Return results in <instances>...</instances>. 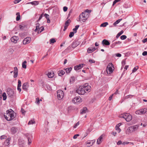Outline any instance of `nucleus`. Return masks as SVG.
Masks as SVG:
<instances>
[{
    "label": "nucleus",
    "instance_id": "680f3d73",
    "mask_svg": "<svg viewBox=\"0 0 147 147\" xmlns=\"http://www.w3.org/2000/svg\"><path fill=\"white\" fill-rule=\"evenodd\" d=\"M113 94L109 96V100H112V98H113Z\"/></svg>",
    "mask_w": 147,
    "mask_h": 147
},
{
    "label": "nucleus",
    "instance_id": "412c9836",
    "mask_svg": "<svg viewBox=\"0 0 147 147\" xmlns=\"http://www.w3.org/2000/svg\"><path fill=\"white\" fill-rule=\"evenodd\" d=\"M21 81L20 80H19L18 82L17 89L19 92H20L21 90V89L20 88V87L21 86Z\"/></svg>",
    "mask_w": 147,
    "mask_h": 147
},
{
    "label": "nucleus",
    "instance_id": "c85d7f7f",
    "mask_svg": "<svg viewBox=\"0 0 147 147\" xmlns=\"http://www.w3.org/2000/svg\"><path fill=\"white\" fill-rule=\"evenodd\" d=\"M122 20V19H120L117 20L113 24V25L114 26H115L116 24H118L121 20Z\"/></svg>",
    "mask_w": 147,
    "mask_h": 147
},
{
    "label": "nucleus",
    "instance_id": "e433bc0d",
    "mask_svg": "<svg viewBox=\"0 0 147 147\" xmlns=\"http://www.w3.org/2000/svg\"><path fill=\"white\" fill-rule=\"evenodd\" d=\"M123 30L121 31L117 34L116 36V37L117 38H118L121 35L123 34Z\"/></svg>",
    "mask_w": 147,
    "mask_h": 147
},
{
    "label": "nucleus",
    "instance_id": "393cba45",
    "mask_svg": "<svg viewBox=\"0 0 147 147\" xmlns=\"http://www.w3.org/2000/svg\"><path fill=\"white\" fill-rule=\"evenodd\" d=\"M28 4H31L32 5H37L39 4V2L38 1H35L28 3Z\"/></svg>",
    "mask_w": 147,
    "mask_h": 147
},
{
    "label": "nucleus",
    "instance_id": "dca6fc26",
    "mask_svg": "<svg viewBox=\"0 0 147 147\" xmlns=\"http://www.w3.org/2000/svg\"><path fill=\"white\" fill-rule=\"evenodd\" d=\"M96 49L95 47H90L88 48L87 51L88 53H90L94 52Z\"/></svg>",
    "mask_w": 147,
    "mask_h": 147
},
{
    "label": "nucleus",
    "instance_id": "13d9d810",
    "mask_svg": "<svg viewBox=\"0 0 147 147\" xmlns=\"http://www.w3.org/2000/svg\"><path fill=\"white\" fill-rule=\"evenodd\" d=\"M79 122H78L76 123L75 125L74 126V128H76L79 125Z\"/></svg>",
    "mask_w": 147,
    "mask_h": 147
},
{
    "label": "nucleus",
    "instance_id": "473e14b6",
    "mask_svg": "<svg viewBox=\"0 0 147 147\" xmlns=\"http://www.w3.org/2000/svg\"><path fill=\"white\" fill-rule=\"evenodd\" d=\"M108 23L107 22H104L102 24L100 25V27H105L107 25H108Z\"/></svg>",
    "mask_w": 147,
    "mask_h": 147
},
{
    "label": "nucleus",
    "instance_id": "774afa93",
    "mask_svg": "<svg viewBox=\"0 0 147 147\" xmlns=\"http://www.w3.org/2000/svg\"><path fill=\"white\" fill-rule=\"evenodd\" d=\"M147 42V38H145L143 40V43H145Z\"/></svg>",
    "mask_w": 147,
    "mask_h": 147
},
{
    "label": "nucleus",
    "instance_id": "5701e85b",
    "mask_svg": "<svg viewBox=\"0 0 147 147\" xmlns=\"http://www.w3.org/2000/svg\"><path fill=\"white\" fill-rule=\"evenodd\" d=\"M75 78L74 76L71 77L69 79V82L71 84L74 83L75 81Z\"/></svg>",
    "mask_w": 147,
    "mask_h": 147
},
{
    "label": "nucleus",
    "instance_id": "c03bdc74",
    "mask_svg": "<svg viewBox=\"0 0 147 147\" xmlns=\"http://www.w3.org/2000/svg\"><path fill=\"white\" fill-rule=\"evenodd\" d=\"M44 27L43 26H41L40 28L39 31V33L43 31L44 30Z\"/></svg>",
    "mask_w": 147,
    "mask_h": 147
},
{
    "label": "nucleus",
    "instance_id": "4d7b16f0",
    "mask_svg": "<svg viewBox=\"0 0 147 147\" xmlns=\"http://www.w3.org/2000/svg\"><path fill=\"white\" fill-rule=\"evenodd\" d=\"M122 141L121 140H119L118 142L117 143V144L118 145H119L121 144H122Z\"/></svg>",
    "mask_w": 147,
    "mask_h": 147
},
{
    "label": "nucleus",
    "instance_id": "37998d69",
    "mask_svg": "<svg viewBox=\"0 0 147 147\" xmlns=\"http://www.w3.org/2000/svg\"><path fill=\"white\" fill-rule=\"evenodd\" d=\"M74 32H71L69 33V36L70 38H71L74 36Z\"/></svg>",
    "mask_w": 147,
    "mask_h": 147
},
{
    "label": "nucleus",
    "instance_id": "79ce46f5",
    "mask_svg": "<svg viewBox=\"0 0 147 147\" xmlns=\"http://www.w3.org/2000/svg\"><path fill=\"white\" fill-rule=\"evenodd\" d=\"M35 123V121L34 120H31L29 122L28 124V125H30L34 124Z\"/></svg>",
    "mask_w": 147,
    "mask_h": 147
},
{
    "label": "nucleus",
    "instance_id": "a211bd4d",
    "mask_svg": "<svg viewBox=\"0 0 147 147\" xmlns=\"http://www.w3.org/2000/svg\"><path fill=\"white\" fill-rule=\"evenodd\" d=\"M102 44L103 45H110V43L108 40L105 39L102 40Z\"/></svg>",
    "mask_w": 147,
    "mask_h": 147
},
{
    "label": "nucleus",
    "instance_id": "aec40b11",
    "mask_svg": "<svg viewBox=\"0 0 147 147\" xmlns=\"http://www.w3.org/2000/svg\"><path fill=\"white\" fill-rule=\"evenodd\" d=\"M103 137V135L102 134L99 137L97 141V144H99L101 142Z\"/></svg>",
    "mask_w": 147,
    "mask_h": 147
},
{
    "label": "nucleus",
    "instance_id": "09e8293b",
    "mask_svg": "<svg viewBox=\"0 0 147 147\" xmlns=\"http://www.w3.org/2000/svg\"><path fill=\"white\" fill-rule=\"evenodd\" d=\"M91 11L92 10H88V9H86L85 10L84 12H85V13L86 12L88 13H90L91 12Z\"/></svg>",
    "mask_w": 147,
    "mask_h": 147
},
{
    "label": "nucleus",
    "instance_id": "69168bd1",
    "mask_svg": "<svg viewBox=\"0 0 147 147\" xmlns=\"http://www.w3.org/2000/svg\"><path fill=\"white\" fill-rule=\"evenodd\" d=\"M116 56L117 57H120L121 56V55L120 53H117L116 54Z\"/></svg>",
    "mask_w": 147,
    "mask_h": 147
},
{
    "label": "nucleus",
    "instance_id": "f257e3e1",
    "mask_svg": "<svg viewBox=\"0 0 147 147\" xmlns=\"http://www.w3.org/2000/svg\"><path fill=\"white\" fill-rule=\"evenodd\" d=\"M91 90V87L88 83H86L80 86L76 90V92L80 95H83L86 92H89Z\"/></svg>",
    "mask_w": 147,
    "mask_h": 147
},
{
    "label": "nucleus",
    "instance_id": "6e6d98bb",
    "mask_svg": "<svg viewBox=\"0 0 147 147\" xmlns=\"http://www.w3.org/2000/svg\"><path fill=\"white\" fill-rule=\"evenodd\" d=\"M44 16L47 19L49 18V16L48 14L45 13Z\"/></svg>",
    "mask_w": 147,
    "mask_h": 147
},
{
    "label": "nucleus",
    "instance_id": "5fc2aeb1",
    "mask_svg": "<svg viewBox=\"0 0 147 147\" xmlns=\"http://www.w3.org/2000/svg\"><path fill=\"white\" fill-rule=\"evenodd\" d=\"M79 136H80V135L79 134H77L75 135L74 136H73V138L74 139H76L77 138V137Z\"/></svg>",
    "mask_w": 147,
    "mask_h": 147
},
{
    "label": "nucleus",
    "instance_id": "a19ab883",
    "mask_svg": "<svg viewBox=\"0 0 147 147\" xmlns=\"http://www.w3.org/2000/svg\"><path fill=\"white\" fill-rule=\"evenodd\" d=\"M0 138V139L1 140L6 139L7 138V136L5 135H3L1 136Z\"/></svg>",
    "mask_w": 147,
    "mask_h": 147
},
{
    "label": "nucleus",
    "instance_id": "a878e982",
    "mask_svg": "<svg viewBox=\"0 0 147 147\" xmlns=\"http://www.w3.org/2000/svg\"><path fill=\"white\" fill-rule=\"evenodd\" d=\"M58 73L59 75L61 76L64 74L65 73V72L63 70H60L58 71Z\"/></svg>",
    "mask_w": 147,
    "mask_h": 147
},
{
    "label": "nucleus",
    "instance_id": "0e129e2a",
    "mask_svg": "<svg viewBox=\"0 0 147 147\" xmlns=\"http://www.w3.org/2000/svg\"><path fill=\"white\" fill-rule=\"evenodd\" d=\"M129 143V142H122V144L125 145V144H127Z\"/></svg>",
    "mask_w": 147,
    "mask_h": 147
},
{
    "label": "nucleus",
    "instance_id": "b1692460",
    "mask_svg": "<svg viewBox=\"0 0 147 147\" xmlns=\"http://www.w3.org/2000/svg\"><path fill=\"white\" fill-rule=\"evenodd\" d=\"M10 139L9 138H8L6 139L5 141L4 142V144L5 146H8L9 144V142L10 141Z\"/></svg>",
    "mask_w": 147,
    "mask_h": 147
},
{
    "label": "nucleus",
    "instance_id": "9b49d317",
    "mask_svg": "<svg viewBox=\"0 0 147 147\" xmlns=\"http://www.w3.org/2000/svg\"><path fill=\"white\" fill-rule=\"evenodd\" d=\"M82 102V99L79 96L76 97L72 100V102L75 103L78 102Z\"/></svg>",
    "mask_w": 147,
    "mask_h": 147
},
{
    "label": "nucleus",
    "instance_id": "9d476101",
    "mask_svg": "<svg viewBox=\"0 0 147 147\" xmlns=\"http://www.w3.org/2000/svg\"><path fill=\"white\" fill-rule=\"evenodd\" d=\"M31 40V37H27L24 39L23 41V43L24 45L28 44L30 42Z\"/></svg>",
    "mask_w": 147,
    "mask_h": 147
},
{
    "label": "nucleus",
    "instance_id": "ea45409f",
    "mask_svg": "<svg viewBox=\"0 0 147 147\" xmlns=\"http://www.w3.org/2000/svg\"><path fill=\"white\" fill-rule=\"evenodd\" d=\"M138 68L139 67L138 66H137L134 67L132 70V72H135L138 69Z\"/></svg>",
    "mask_w": 147,
    "mask_h": 147
},
{
    "label": "nucleus",
    "instance_id": "a18cd8bd",
    "mask_svg": "<svg viewBox=\"0 0 147 147\" xmlns=\"http://www.w3.org/2000/svg\"><path fill=\"white\" fill-rule=\"evenodd\" d=\"M36 103L38 105H39L40 103L39 99L38 98H36Z\"/></svg>",
    "mask_w": 147,
    "mask_h": 147
},
{
    "label": "nucleus",
    "instance_id": "de8ad7c7",
    "mask_svg": "<svg viewBox=\"0 0 147 147\" xmlns=\"http://www.w3.org/2000/svg\"><path fill=\"white\" fill-rule=\"evenodd\" d=\"M19 27L20 29L22 30H23L25 27V26H22L21 25H20Z\"/></svg>",
    "mask_w": 147,
    "mask_h": 147
},
{
    "label": "nucleus",
    "instance_id": "8fccbe9b",
    "mask_svg": "<svg viewBox=\"0 0 147 147\" xmlns=\"http://www.w3.org/2000/svg\"><path fill=\"white\" fill-rule=\"evenodd\" d=\"M121 0H115L113 3V5H114L120 1Z\"/></svg>",
    "mask_w": 147,
    "mask_h": 147
},
{
    "label": "nucleus",
    "instance_id": "3c124183",
    "mask_svg": "<svg viewBox=\"0 0 147 147\" xmlns=\"http://www.w3.org/2000/svg\"><path fill=\"white\" fill-rule=\"evenodd\" d=\"M28 144H30L31 143V142H32L31 139L29 137H28Z\"/></svg>",
    "mask_w": 147,
    "mask_h": 147
},
{
    "label": "nucleus",
    "instance_id": "4be33fe9",
    "mask_svg": "<svg viewBox=\"0 0 147 147\" xmlns=\"http://www.w3.org/2000/svg\"><path fill=\"white\" fill-rule=\"evenodd\" d=\"M87 109L86 107H84L81 110L80 113L83 114L85 113L87 111Z\"/></svg>",
    "mask_w": 147,
    "mask_h": 147
},
{
    "label": "nucleus",
    "instance_id": "7c9ffc66",
    "mask_svg": "<svg viewBox=\"0 0 147 147\" xmlns=\"http://www.w3.org/2000/svg\"><path fill=\"white\" fill-rule=\"evenodd\" d=\"M133 128L131 127H130L128 128L127 130L129 132L132 133L134 131V130H133Z\"/></svg>",
    "mask_w": 147,
    "mask_h": 147
},
{
    "label": "nucleus",
    "instance_id": "f704fd0d",
    "mask_svg": "<svg viewBox=\"0 0 147 147\" xmlns=\"http://www.w3.org/2000/svg\"><path fill=\"white\" fill-rule=\"evenodd\" d=\"M79 27V25H76L75 26V28L73 29V30L74 32L75 33H76L77 32V30L78 29Z\"/></svg>",
    "mask_w": 147,
    "mask_h": 147
},
{
    "label": "nucleus",
    "instance_id": "1a4fd4ad",
    "mask_svg": "<svg viewBox=\"0 0 147 147\" xmlns=\"http://www.w3.org/2000/svg\"><path fill=\"white\" fill-rule=\"evenodd\" d=\"M45 74L49 78H52L54 76V72L53 71H48L47 72V71H46Z\"/></svg>",
    "mask_w": 147,
    "mask_h": 147
},
{
    "label": "nucleus",
    "instance_id": "4c0bfd02",
    "mask_svg": "<svg viewBox=\"0 0 147 147\" xmlns=\"http://www.w3.org/2000/svg\"><path fill=\"white\" fill-rule=\"evenodd\" d=\"M118 133H119L121 131V129L118 126V125H116L115 127Z\"/></svg>",
    "mask_w": 147,
    "mask_h": 147
},
{
    "label": "nucleus",
    "instance_id": "052dcab7",
    "mask_svg": "<svg viewBox=\"0 0 147 147\" xmlns=\"http://www.w3.org/2000/svg\"><path fill=\"white\" fill-rule=\"evenodd\" d=\"M142 55L143 56H145L147 55V51H144L142 54Z\"/></svg>",
    "mask_w": 147,
    "mask_h": 147
},
{
    "label": "nucleus",
    "instance_id": "6ab92c4d",
    "mask_svg": "<svg viewBox=\"0 0 147 147\" xmlns=\"http://www.w3.org/2000/svg\"><path fill=\"white\" fill-rule=\"evenodd\" d=\"M28 83H24L22 85V89L25 90H27L28 88Z\"/></svg>",
    "mask_w": 147,
    "mask_h": 147
},
{
    "label": "nucleus",
    "instance_id": "cd10ccee",
    "mask_svg": "<svg viewBox=\"0 0 147 147\" xmlns=\"http://www.w3.org/2000/svg\"><path fill=\"white\" fill-rule=\"evenodd\" d=\"M17 16L16 18V20L17 21H19L20 19V16L19 12H17L16 14Z\"/></svg>",
    "mask_w": 147,
    "mask_h": 147
},
{
    "label": "nucleus",
    "instance_id": "7ed1b4c3",
    "mask_svg": "<svg viewBox=\"0 0 147 147\" xmlns=\"http://www.w3.org/2000/svg\"><path fill=\"white\" fill-rule=\"evenodd\" d=\"M114 69V67L113 64L112 63H109L106 68L107 74H110L112 73Z\"/></svg>",
    "mask_w": 147,
    "mask_h": 147
},
{
    "label": "nucleus",
    "instance_id": "4468645a",
    "mask_svg": "<svg viewBox=\"0 0 147 147\" xmlns=\"http://www.w3.org/2000/svg\"><path fill=\"white\" fill-rule=\"evenodd\" d=\"M84 65V64H80L78 65L75 66L74 67V69L77 71L79 70L83 67V65Z\"/></svg>",
    "mask_w": 147,
    "mask_h": 147
},
{
    "label": "nucleus",
    "instance_id": "603ef678",
    "mask_svg": "<svg viewBox=\"0 0 147 147\" xmlns=\"http://www.w3.org/2000/svg\"><path fill=\"white\" fill-rule=\"evenodd\" d=\"M21 0H15L13 1V3H14L15 4H17V3H18Z\"/></svg>",
    "mask_w": 147,
    "mask_h": 147
},
{
    "label": "nucleus",
    "instance_id": "f8f14e48",
    "mask_svg": "<svg viewBox=\"0 0 147 147\" xmlns=\"http://www.w3.org/2000/svg\"><path fill=\"white\" fill-rule=\"evenodd\" d=\"M71 20L69 19L68 20L65 22L64 28L63 29V31H65L66 30Z\"/></svg>",
    "mask_w": 147,
    "mask_h": 147
},
{
    "label": "nucleus",
    "instance_id": "f3484780",
    "mask_svg": "<svg viewBox=\"0 0 147 147\" xmlns=\"http://www.w3.org/2000/svg\"><path fill=\"white\" fill-rule=\"evenodd\" d=\"M79 44V42L76 41H74L72 43L71 45L72 47L73 48H75L77 47Z\"/></svg>",
    "mask_w": 147,
    "mask_h": 147
},
{
    "label": "nucleus",
    "instance_id": "2eb2a0df",
    "mask_svg": "<svg viewBox=\"0 0 147 147\" xmlns=\"http://www.w3.org/2000/svg\"><path fill=\"white\" fill-rule=\"evenodd\" d=\"M14 76L13 77L14 78H16L18 75V69L17 67H15L14 68Z\"/></svg>",
    "mask_w": 147,
    "mask_h": 147
},
{
    "label": "nucleus",
    "instance_id": "6e6552de",
    "mask_svg": "<svg viewBox=\"0 0 147 147\" xmlns=\"http://www.w3.org/2000/svg\"><path fill=\"white\" fill-rule=\"evenodd\" d=\"M7 93L8 96L10 97H13L14 96V93L13 90L10 88L7 89Z\"/></svg>",
    "mask_w": 147,
    "mask_h": 147
},
{
    "label": "nucleus",
    "instance_id": "bf43d9fd",
    "mask_svg": "<svg viewBox=\"0 0 147 147\" xmlns=\"http://www.w3.org/2000/svg\"><path fill=\"white\" fill-rule=\"evenodd\" d=\"M67 7L65 6L63 7V11L65 12L67 10Z\"/></svg>",
    "mask_w": 147,
    "mask_h": 147
},
{
    "label": "nucleus",
    "instance_id": "ddd939ff",
    "mask_svg": "<svg viewBox=\"0 0 147 147\" xmlns=\"http://www.w3.org/2000/svg\"><path fill=\"white\" fill-rule=\"evenodd\" d=\"M18 39L19 38L18 36H15L12 37L11 38V40L12 42L16 43L17 42V41L18 40Z\"/></svg>",
    "mask_w": 147,
    "mask_h": 147
},
{
    "label": "nucleus",
    "instance_id": "20e7f679",
    "mask_svg": "<svg viewBox=\"0 0 147 147\" xmlns=\"http://www.w3.org/2000/svg\"><path fill=\"white\" fill-rule=\"evenodd\" d=\"M121 117L125 119L126 121L129 122L132 119V116L129 113H126L121 115Z\"/></svg>",
    "mask_w": 147,
    "mask_h": 147
},
{
    "label": "nucleus",
    "instance_id": "f03ea898",
    "mask_svg": "<svg viewBox=\"0 0 147 147\" xmlns=\"http://www.w3.org/2000/svg\"><path fill=\"white\" fill-rule=\"evenodd\" d=\"M5 119L10 121L13 119L15 117L14 111L11 109L6 111V113L4 115Z\"/></svg>",
    "mask_w": 147,
    "mask_h": 147
},
{
    "label": "nucleus",
    "instance_id": "72a5a7b5",
    "mask_svg": "<svg viewBox=\"0 0 147 147\" xmlns=\"http://www.w3.org/2000/svg\"><path fill=\"white\" fill-rule=\"evenodd\" d=\"M2 96L3 97V100H6L7 98V96L6 93L5 92H4L2 94Z\"/></svg>",
    "mask_w": 147,
    "mask_h": 147
},
{
    "label": "nucleus",
    "instance_id": "e2e57ef3",
    "mask_svg": "<svg viewBox=\"0 0 147 147\" xmlns=\"http://www.w3.org/2000/svg\"><path fill=\"white\" fill-rule=\"evenodd\" d=\"M89 62L91 63H95V61L93 60L92 59H89Z\"/></svg>",
    "mask_w": 147,
    "mask_h": 147
},
{
    "label": "nucleus",
    "instance_id": "39448f33",
    "mask_svg": "<svg viewBox=\"0 0 147 147\" xmlns=\"http://www.w3.org/2000/svg\"><path fill=\"white\" fill-rule=\"evenodd\" d=\"M89 15H87L85 12H82L79 16L80 20L83 22H85L89 17Z\"/></svg>",
    "mask_w": 147,
    "mask_h": 147
},
{
    "label": "nucleus",
    "instance_id": "58836bf2",
    "mask_svg": "<svg viewBox=\"0 0 147 147\" xmlns=\"http://www.w3.org/2000/svg\"><path fill=\"white\" fill-rule=\"evenodd\" d=\"M56 42V41L54 38H52L50 40V44L52 43H54L55 42Z\"/></svg>",
    "mask_w": 147,
    "mask_h": 147
},
{
    "label": "nucleus",
    "instance_id": "2f4dec72",
    "mask_svg": "<svg viewBox=\"0 0 147 147\" xmlns=\"http://www.w3.org/2000/svg\"><path fill=\"white\" fill-rule=\"evenodd\" d=\"M26 61H24L22 63V67L23 68L26 69Z\"/></svg>",
    "mask_w": 147,
    "mask_h": 147
},
{
    "label": "nucleus",
    "instance_id": "49530a36",
    "mask_svg": "<svg viewBox=\"0 0 147 147\" xmlns=\"http://www.w3.org/2000/svg\"><path fill=\"white\" fill-rule=\"evenodd\" d=\"M126 38V36L125 35H122L120 37V38L121 40H124Z\"/></svg>",
    "mask_w": 147,
    "mask_h": 147
},
{
    "label": "nucleus",
    "instance_id": "c9c22d12",
    "mask_svg": "<svg viewBox=\"0 0 147 147\" xmlns=\"http://www.w3.org/2000/svg\"><path fill=\"white\" fill-rule=\"evenodd\" d=\"M36 28L38 29V34H39V29L40 28V24L38 23H36Z\"/></svg>",
    "mask_w": 147,
    "mask_h": 147
},
{
    "label": "nucleus",
    "instance_id": "bb28decb",
    "mask_svg": "<svg viewBox=\"0 0 147 147\" xmlns=\"http://www.w3.org/2000/svg\"><path fill=\"white\" fill-rule=\"evenodd\" d=\"M71 69L72 68L71 67H69L65 69V71L66 73L67 74H68L69 73Z\"/></svg>",
    "mask_w": 147,
    "mask_h": 147
},
{
    "label": "nucleus",
    "instance_id": "423d86ee",
    "mask_svg": "<svg viewBox=\"0 0 147 147\" xmlns=\"http://www.w3.org/2000/svg\"><path fill=\"white\" fill-rule=\"evenodd\" d=\"M147 112V109L144 108L136 111L135 112V113L138 115H142L145 114Z\"/></svg>",
    "mask_w": 147,
    "mask_h": 147
},
{
    "label": "nucleus",
    "instance_id": "c756f323",
    "mask_svg": "<svg viewBox=\"0 0 147 147\" xmlns=\"http://www.w3.org/2000/svg\"><path fill=\"white\" fill-rule=\"evenodd\" d=\"M86 144H87L88 146H92L93 145V143L91 142L90 141L88 140L87 141Z\"/></svg>",
    "mask_w": 147,
    "mask_h": 147
},
{
    "label": "nucleus",
    "instance_id": "864d4df0",
    "mask_svg": "<svg viewBox=\"0 0 147 147\" xmlns=\"http://www.w3.org/2000/svg\"><path fill=\"white\" fill-rule=\"evenodd\" d=\"M116 45V44L115 42H114L111 45V47L113 48L114 47H115Z\"/></svg>",
    "mask_w": 147,
    "mask_h": 147
},
{
    "label": "nucleus",
    "instance_id": "0eeeda50",
    "mask_svg": "<svg viewBox=\"0 0 147 147\" xmlns=\"http://www.w3.org/2000/svg\"><path fill=\"white\" fill-rule=\"evenodd\" d=\"M63 96L64 92L63 91L61 90L57 91V97L58 99H61L63 98Z\"/></svg>",
    "mask_w": 147,
    "mask_h": 147
},
{
    "label": "nucleus",
    "instance_id": "338daca9",
    "mask_svg": "<svg viewBox=\"0 0 147 147\" xmlns=\"http://www.w3.org/2000/svg\"><path fill=\"white\" fill-rule=\"evenodd\" d=\"M21 112H22V114H24L25 112V111H24L23 109L22 108L21 110Z\"/></svg>",
    "mask_w": 147,
    "mask_h": 147
}]
</instances>
